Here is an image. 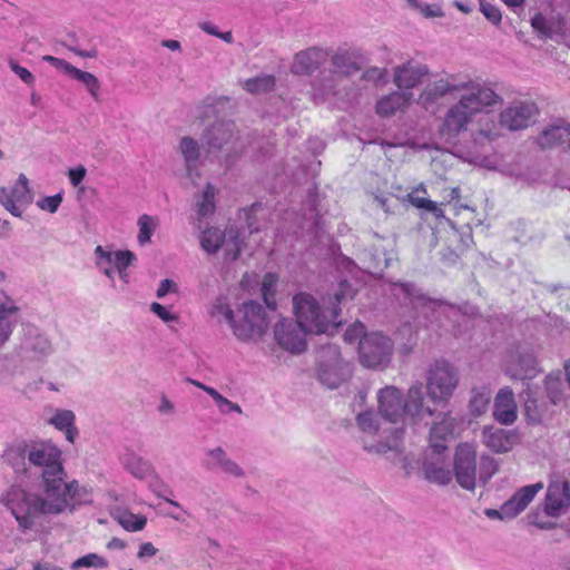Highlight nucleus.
<instances>
[{
    "label": "nucleus",
    "mask_w": 570,
    "mask_h": 570,
    "mask_svg": "<svg viewBox=\"0 0 570 570\" xmlns=\"http://www.w3.org/2000/svg\"><path fill=\"white\" fill-rule=\"evenodd\" d=\"M448 95L456 97L440 128L441 137L449 144H455L459 135L487 108L502 102L501 96L483 82L468 76L444 75L426 85L417 104L425 110H433L438 101Z\"/></svg>",
    "instance_id": "1"
},
{
    "label": "nucleus",
    "mask_w": 570,
    "mask_h": 570,
    "mask_svg": "<svg viewBox=\"0 0 570 570\" xmlns=\"http://www.w3.org/2000/svg\"><path fill=\"white\" fill-rule=\"evenodd\" d=\"M91 502L90 491L77 481L66 483L56 480L47 489L46 495L33 493L18 485L10 487L0 495V503L6 507L18 523L22 533L39 534L46 530L43 520L57 515L75 505Z\"/></svg>",
    "instance_id": "2"
},
{
    "label": "nucleus",
    "mask_w": 570,
    "mask_h": 570,
    "mask_svg": "<svg viewBox=\"0 0 570 570\" xmlns=\"http://www.w3.org/2000/svg\"><path fill=\"white\" fill-rule=\"evenodd\" d=\"M539 110L534 102L514 101L500 114V122L485 117L479 119V129L473 135V146L466 149H458L459 157L468 163L479 165L488 169H495V160L485 155L487 145L500 136V126L511 131L528 128L535 121Z\"/></svg>",
    "instance_id": "3"
},
{
    "label": "nucleus",
    "mask_w": 570,
    "mask_h": 570,
    "mask_svg": "<svg viewBox=\"0 0 570 570\" xmlns=\"http://www.w3.org/2000/svg\"><path fill=\"white\" fill-rule=\"evenodd\" d=\"M347 297H352V288L348 282L343 279L334 291L333 297L324 299L326 307H322L311 294L298 293L293 297V311L299 324L311 334H333L341 324L340 304Z\"/></svg>",
    "instance_id": "4"
},
{
    "label": "nucleus",
    "mask_w": 570,
    "mask_h": 570,
    "mask_svg": "<svg viewBox=\"0 0 570 570\" xmlns=\"http://www.w3.org/2000/svg\"><path fill=\"white\" fill-rule=\"evenodd\" d=\"M391 291L402 305L412 307L419 325L428 327L436 323L438 327L451 331L454 335L460 333L456 323L464 318V314L459 307L430 298L410 283H395Z\"/></svg>",
    "instance_id": "5"
},
{
    "label": "nucleus",
    "mask_w": 570,
    "mask_h": 570,
    "mask_svg": "<svg viewBox=\"0 0 570 570\" xmlns=\"http://www.w3.org/2000/svg\"><path fill=\"white\" fill-rule=\"evenodd\" d=\"M377 407L381 416L390 423L411 421L420 424L426 416H433V411L424 405L422 383L413 384L406 400L401 390L395 386H385L377 392Z\"/></svg>",
    "instance_id": "6"
},
{
    "label": "nucleus",
    "mask_w": 570,
    "mask_h": 570,
    "mask_svg": "<svg viewBox=\"0 0 570 570\" xmlns=\"http://www.w3.org/2000/svg\"><path fill=\"white\" fill-rule=\"evenodd\" d=\"M356 425L363 433V449L372 454L400 458L403 453V428H384L373 410L357 414Z\"/></svg>",
    "instance_id": "7"
},
{
    "label": "nucleus",
    "mask_w": 570,
    "mask_h": 570,
    "mask_svg": "<svg viewBox=\"0 0 570 570\" xmlns=\"http://www.w3.org/2000/svg\"><path fill=\"white\" fill-rule=\"evenodd\" d=\"M333 71L331 76L323 81H314L312 85V98L316 104L320 102H332L338 107L340 89L337 86L346 87V76L356 71L358 68L355 62L352 61L347 53H336L332 57Z\"/></svg>",
    "instance_id": "8"
},
{
    "label": "nucleus",
    "mask_w": 570,
    "mask_h": 570,
    "mask_svg": "<svg viewBox=\"0 0 570 570\" xmlns=\"http://www.w3.org/2000/svg\"><path fill=\"white\" fill-rule=\"evenodd\" d=\"M28 461L42 469V488L33 491V493L46 495L47 489L50 488L51 483L56 480L61 481L65 476V471L61 462L60 449L50 443L41 442L29 446L28 449ZM32 492V490H30Z\"/></svg>",
    "instance_id": "9"
},
{
    "label": "nucleus",
    "mask_w": 570,
    "mask_h": 570,
    "mask_svg": "<svg viewBox=\"0 0 570 570\" xmlns=\"http://www.w3.org/2000/svg\"><path fill=\"white\" fill-rule=\"evenodd\" d=\"M268 327L264 307L248 301L238 306L232 325L234 335L243 342H258Z\"/></svg>",
    "instance_id": "10"
},
{
    "label": "nucleus",
    "mask_w": 570,
    "mask_h": 570,
    "mask_svg": "<svg viewBox=\"0 0 570 570\" xmlns=\"http://www.w3.org/2000/svg\"><path fill=\"white\" fill-rule=\"evenodd\" d=\"M460 381L456 367L445 360L435 361L426 373V390L430 400L445 404L453 396Z\"/></svg>",
    "instance_id": "11"
},
{
    "label": "nucleus",
    "mask_w": 570,
    "mask_h": 570,
    "mask_svg": "<svg viewBox=\"0 0 570 570\" xmlns=\"http://www.w3.org/2000/svg\"><path fill=\"white\" fill-rule=\"evenodd\" d=\"M393 353V342L380 332L365 334L360 341L361 363L370 368L385 366Z\"/></svg>",
    "instance_id": "12"
},
{
    "label": "nucleus",
    "mask_w": 570,
    "mask_h": 570,
    "mask_svg": "<svg viewBox=\"0 0 570 570\" xmlns=\"http://www.w3.org/2000/svg\"><path fill=\"white\" fill-rule=\"evenodd\" d=\"M452 476L458 484L468 491H473L478 480V452L473 443H460L454 453Z\"/></svg>",
    "instance_id": "13"
},
{
    "label": "nucleus",
    "mask_w": 570,
    "mask_h": 570,
    "mask_svg": "<svg viewBox=\"0 0 570 570\" xmlns=\"http://www.w3.org/2000/svg\"><path fill=\"white\" fill-rule=\"evenodd\" d=\"M273 333L277 345L291 354L305 352L307 347L306 335L311 334L305 331L297 320L291 317L279 318L274 325Z\"/></svg>",
    "instance_id": "14"
},
{
    "label": "nucleus",
    "mask_w": 570,
    "mask_h": 570,
    "mask_svg": "<svg viewBox=\"0 0 570 570\" xmlns=\"http://www.w3.org/2000/svg\"><path fill=\"white\" fill-rule=\"evenodd\" d=\"M200 246L208 254H215L223 248L228 259L235 261L240 253V237L237 229L230 227L224 233L218 228L204 230L200 237Z\"/></svg>",
    "instance_id": "15"
},
{
    "label": "nucleus",
    "mask_w": 570,
    "mask_h": 570,
    "mask_svg": "<svg viewBox=\"0 0 570 570\" xmlns=\"http://www.w3.org/2000/svg\"><path fill=\"white\" fill-rule=\"evenodd\" d=\"M503 368L514 380H530L540 372L537 358L524 348L509 352L504 357Z\"/></svg>",
    "instance_id": "16"
},
{
    "label": "nucleus",
    "mask_w": 570,
    "mask_h": 570,
    "mask_svg": "<svg viewBox=\"0 0 570 570\" xmlns=\"http://www.w3.org/2000/svg\"><path fill=\"white\" fill-rule=\"evenodd\" d=\"M28 178L21 174L11 188L0 187V204L13 216L21 217L23 208L32 203Z\"/></svg>",
    "instance_id": "17"
},
{
    "label": "nucleus",
    "mask_w": 570,
    "mask_h": 570,
    "mask_svg": "<svg viewBox=\"0 0 570 570\" xmlns=\"http://www.w3.org/2000/svg\"><path fill=\"white\" fill-rule=\"evenodd\" d=\"M202 462L207 470L220 472L228 478L244 479L246 476L244 468L233 460L223 446L206 449Z\"/></svg>",
    "instance_id": "18"
},
{
    "label": "nucleus",
    "mask_w": 570,
    "mask_h": 570,
    "mask_svg": "<svg viewBox=\"0 0 570 570\" xmlns=\"http://www.w3.org/2000/svg\"><path fill=\"white\" fill-rule=\"evenodd\" d=\"M326 353L332 363H321L318 376L321 382L330 389H335L351 376V366L344 362L336 347H327Z\"/></svg>",
    "instance_id": "19"
},
{
    "label": "nucleus",
    "mask_w": 570,
    "mask_h": 570,
    "mask_svg": "<svg viewBox=\"0 0 570 570\" xmlns=\"http://www.w3.org/2000/svg\"><path fill=\"white\" fill-rule=\"evenodd\" d=\"M236 137V126L232 121H217L205 129L202 141L208 154L228 148Z\"/></svg>",
    "instance_id": "20"
},
{
    "label": "nucleus",
    "mask_w": 570,
    "mask_h": 570,
    "mask_svg": "<svg viewBox=\"0 0 570 570\" xmlns=\"http://www.w3.org/2000/svg\"><path fill=\"white\" fill-rule=\"evenodd\" d=\"M535 142L542 149L558 148L569 153L570 122L560 119L547 125L537 136Z\"/></svg>",
    "instance_id": "21"
},
{
    "label": "nucleus",
    "mask_w": 570,
    "mask_h": 570,
    "mask_svg": "<svg viewBox=\"0 0 570 570\" xmlns=\"http://www.w3.org/2000/svg\"><path fill=\"white\" fill-rule=\"evenodd\" d=\"M20 351L24 360H41L51 354L52 344L39 328L27 326Z\"/></svg>",
    "instance_id": "22"
},
{
    "label": "nucleus",
    "mask_w": 570,
    "mask_h": 570,
    "mask_svg": "<svg viewBox=\"0 0 570 570\" xmlns=\"http://www.w3.org/2000/svg\"><path fill=\"white\" fill-rule=\"evenodd\" d=\"M570 507V484L564 480H552L546 494L544 511L550 517L561 515Z\"/></svg>",
    "instance_id": "23"
},
{
    "label": "nucleus",
    "mask_w": 570,
    "mask_h": 570,
    "mask_svg": "<svg viewBox=\"0 0 570 570\" xmlns=\"http://www.w3.org/2000/svg\"><path fill=\"white\" fill-rule=\"evenodd\" d=\"M482 442L495 453H507L520 442V436L515 430L485 426L482 430Z\"/></svg>",
    "instance_id": "24"
},
{
    "label": "nucleus",
    "mask_w": 570,
    "mask_h": 570,
    "mask_svg": "<svg viewBox=\"0 0 570 570\" xmlns=\"http://www.w3.org/2000/svg\"><path fill=\"white\" fill-rule=\"evenodd\" d=\"M543 489L542 482L525 485L518 490L511 499L502 504L503 513L508 519H513L521 513L534 497Z\"/></svg>",
    "instance_id": "25"
},
{
    "label": "nucleus",
    "mask_w": 570,
    "mask_h": 570,
    "mask_svg": "<svg viewBox=\"0 0 570 570\" xmlns=\"http://www.w3.org/2000/svg\"><path fill=\"white\" fill-rule=\"evenodd\" d=\"M494 419L504 425L513 424L517 420V403L510 387L499 390L493 405Z\"/></svg>",
    "instance_id": "26"
},
{
    "label": "nucleus",
    "mask_w": 570,
    "mask_h": 570,
    "mask_svg": "<svg viewBox=\"0 0 570 570\" xmlns=\"http://www.w3.org/2000/svg\"><path fill=\"white\" fill-rule=\"evenodd\" d=\"M425 478L433 483L446 485L452 481V471L448 468L444 452L439 454L431 450L430 455L425 459L423 464Z\"/></svg>",
    "instance_id": "27"
},
{
    "label": "nucleus",
    "mask_w": 570,
    "mask_h": 570,
    "mask_svg": "<svg viewBox=\"0 0 570 570\" xmlns=\"http://www.w3.org/2000/svg\"><path fill=\"white\" fill-rule=\"evenodd\" d=\"M456 421L449 413L435 422L430 431V450L439 454L446 450V442L454 435Z\"/></svg>",
    "instance_id": "28"
},
{
    "label": "nucleus",
    "mask_w": 570,
    "mask_h": 570,
    "mask_svg": "<svg viewBox=\"0 0 570 570\" xmlns=\"http://www.w3.org/2000/svg\"><path fill=\"white\" fill-rule=\"evenodd\" d=\"M429 73V69L423 63L407 61L394 70V83L399 88L411 89L417 86Z\"/></svg>",
    "instance_id": "29"
},
{
    "label": "nucleus",
    "mask_w": 570,
    "mask_h": 570,
    "mask_svg": "<svg viewBox=\"0 0 570 570\" xmlns=\"http://www.w3.org/2000/svg\"><path fill=\"white\" fill-rule=\"evenodd\" d=\"M327 53L321 48H308L296 53L292 72L295 75H308L316 70L326 60Z\"/></svg>",
    "instance_id": "30"
},
{
    "label": "nucleus",
    "mask_w": 570,
    "mask_h": 570,
    "mask_svg": "<svg viewBox=\"0 0 570 570\" xmlns=\"http://www.w3.org/2000/svg\"><path fill=\"white\" fill-rule=\"evenodd\" d=\"M47 423L56 430L65 434L69 443H75L79 435V430L76 425V414L71 410L55 409L51 415L47 419Z\"/></svg>",
    "instance_id": "31"
},
{
    "label": "nucleus",
    "mask_w": 570,
    "mask_h": 570,
    "mask_svg": "<svg viewBox=\"0 0 570 570\" xmlns=\"http://www.w3.org/2000/svg\"><path fill=\"white\" fill-rule=\"evenodd\" d=\"M179 153L184 158L188 178L191 180L199 178L200 147L198 141L188 136L183 137L179 141Z\"/></svg>",
    "instance_id": "32"
},
{
    "label": "nucleus",
    "mask_w": 570,
    "mask_h": 570,
    "mask_svg": "<svg viewBox=\"0 0 570 570\" xmlns=\"http://www.w3.org/2000/svg\"><path fill=\"white\" fill-rule=\"evenodd\" d=\"M413 95L409 91H395L382 97L376 104V114L381 117H391L396 111L404 110L412 101Z\"/></svg>",
    "instance_id": "33"
},
{
    "label": "nucleus",
    "mask_w": 570,
    "mask_h": 570,
    "mask_svg": "<svg viewBox=\"0 0 570 570\" xmlns=\"http://www.w3.org/2000/svg\"><path fill=\"white\" fill-rule=\"evenodd\" d=\"M18 309L12 299L0 301V347L10 338L13 332Z\"/></svg>",
    "instance_id": "34"
},
{
    "label": "nucleus",
    "mask_w": 570,
    "mask_h": 570,
    "mask_svg": "<svg viewBox=\"0 0 570 570\" xmlns=\"http://www.w3.org/2000/svg\"><path fill=\"white\" fill-rule=\"evenodd\" d=\"M124 468L136 479L146 480L154 474L151 463L135 452H127L121 458Z\"/></svg>",
    "instance_id": "35"
},
{
    "label": "nucleus",
    "mask_w": 570,
    "mask_h": 570,
    "mask_svg": "<svg viewBox=\"0 0 570 570\" xmlns=\"http://www.w3.org/2000/svg\"><path fill=\"white\" fill-rule=\"evenodd\" d=\"M191 383L197 386L198 389L206 392L215 402L218 412L223 415H227L230 413H237L243 414L242 407L237 404L225 397L223 394H220L216 389L205 385L202 382L198 381H191Z\"/></svg>",
    "instance_id": "36"
},
{
    "label": "nucleus",
    "mask_w": 570,
    "mask_h": 570,
    "mask_svg": "<svg viewBox=\"0 0 570 570\" xmlns=\"http://www.w3.org/2000/svg\"><path fill=\"white\" fill-rule=\"evenodd\" d=\"M94 254L97 268L104 273L111 281V283H114L115 262L117 258L116 250H112L110 247L98 245L95 248Z\"/></svg>",
    "instance_id": "37"
},
{
    "label": "nucleus",
    "mask_w": 570,
    "mask_h": 570,
    "mask_svg": "<svg viewBox=\"0 0 570 570\" xmlns=\"http://www.w3.org/2000/svg\"><path fill=\"white\" fill-rule=\"evenodd\" d=\"M532 28L543 37H552L554 33H564L563 19L548 20L542 13H535L531 19Z\"/></svg>",
    "instance_id": "38"
},
{
    "label": "nucleus",
    "mask_w": 570,
    "mask_h": 570,
    "mask_svg": "<svg viewBox=\"0 0 570 570\" xmlns=\"http://www.w3.org/2000/svg\"><path fill=\"white\" fill-rule=\"evenodd\" d=\"M215 195L216 189L214 185L208 183L205 189L203 190L202 195L196 200L195 207L198 219L206 218L215 212Z\"/></svg>",
    "instance_id": "39"
},
{
    "label": "nucleus",
    "mask_w": 570,
    "mask_h": 570,
    "mask_svg": "<svg viewBox=\"0 0 570 570\" xmlns=\"http://www.w3.org/2000/svg\"><path fill=\"white\" fill-rule=\"evenodd\" d=\"M159 220L155 216H150L147 214L141 215L138 218V235L137 242L139 245L144 246L151 242V237L158 228Z\"/></svg>",
    "instance_id": "40"
},
{
    "label": "nucleus",
    "mask_w": 570,
    "mask_h": 570,
    "mask_svg": "<svg viewBox=\"0 0 570 570\" xmlns=\"http://www.w3.org/2000/svg\"><path fill=\"white\" fill-rule=\"evenodd\" d=\"M28 449L29 446L24 444L11 445L4 451L2 458L18 472L24 468L26 459H28Z\"/></svg>",
    "instance_id": "41"
},
{
    "label": "nucleus",
    "mask_w": 570,
    "mask_h": 570,
    "mask_svg": "<svg viewBox=\"0 0 570 570\" xmlns=\"http://www.w3.org/2000/svg\"><path fill=\"white\" fill-rule=\"evenodd\" d=\"M491 400V393L487 387L482 389H473L472 390V396L470 400V412L473 415H481L483 414L490 403Z\"/></svg>",
    "instance_id": "42"
},
{
    "label": "nucleus",
    "mask_w": 570,
    "mask_h": 570,
    "mask_svg": "<svg viewBox=\"0 0 570 570\" xmlns=\"http://www.w3.org/2000/svg\"><path fill=\"white\" fill-rule=\"evenodd\" d=\"M210 315L217 320V322H226L232 327L235 320L236 312H234L226 298L218 297L212 305Z\"/></svg>",
    "instance_id": "43"
},
{
    "label": "nucleus",
    "mask_w": 570,
    "mask_h": 570,
    "mask_svg": "<svg viewBox=\"0 0 570 570\" xmlns=\"http://www.w3.org/2000/svg\"><path fill=\"white\" fill-rule=\"evenodd\" d=\"M275 85L273 76L263 75L247 79L243 82V88L249 94H263L272 90Z\"/></svg>",
    "instance_id": "44"
},
{
    "label": "nucleus",
    "mask_w": 570,
    "mask_h": 570,
    "mask_svg": "<svg viewBox=\"0 0 570 570\" xmlns=\"http://www.w3.org/2000/svg\"><path fill=\"white\" fill-rule=\"evenodd\" d=\"M71 78L81 82L94 99H98L100 91V82L95 75L76 68L71 75Z\"/></svg>",
    "instance_id": "45"
},
{
    "label": "nucleus",
    "mask_w": 570,
    "mask_h": 570,
    "mask_svg": "<svg viewBox=\"0 0 570 570\" xmlns=\"http://www.w3.org/2000/svg\"><path fill=\"white\" fill-rule=\"evenodd\" d=\"M117 520L122 528L127 531H140L146 525V518L142 515L134 514L129 511H121L117 515Z\"/></svg>",
    "instance_id": "46"
},
{
    "label": "nucleus",
    "mask_w": 570,
    "mask_h": 570,
    "mask_svg": "<svg viewBox=\"0 0 570 570\" xmlns=\"http://www.w3.org/2000/svg\"><path fill=\"white\" fill-rule=\"evenodd\" d=\"M546 389L549 399L553 404H558L562 400V382L561 373L552 372L546 379Z\"/></svg>",
    "instance_id": "47"
},
{
    "label": "nucleus",
    "mask_w": 570,
    "mask_h": 570,
    "mask_svg": "<svg viewBox=\"0 0 570 570\" xmlns=\"http://www.w3.org/2000/svg\"><path fill=\"white\" fill-rule=\"evenodd\" d=\"M276 284H277V276L272 273H267L264 276L263 282H262V295H263L264 302L267 305V307H269L272 309L276 307V301L274 297Z\"/></svg>",
    "instance_id": "48"
},
{
    "label": "nucleus",
    "mask_w": 570,
    "mask_h": 570,
    "mask_svg": "<svg viewBox=\"0 0 570 570\" xmlns=\"http://www.w3.org/2000/svg\"><path fill=\"white\" fill-rule=\"evenodd\" d=\"M108 561L98 556L97 553H88L83 557L78 558L71 564V570H78L80 568H106Z\"/></svg>",
    "instance_id": "49"
},
{
    "label": "nucleus",
    "mask_w": 570,
    "mask_h": 570,
    "mask_svg": "<svg viewBox=\"0 0 570 570\" xmlns=\"http://www.w3.org/2000/svg\"><path fill=\"white\" fill-rule=\"evenodd\" d=\"M498 471L497 461L490 455H481L480 458V466L478 470L479 480L485 484Z\"/></svg>",
    "instance_id": "50"
},
{
    "label": "nucleus",
    "mask_w": 570,
    "mask_h": 570,
    "mask_svg": "<svg viewBox=\"0 0 570 570\" xmlns=\"http://www.w3.org/2000/svg\"><path fill=\"white\" fill-rule=\"evenodd\" d=\"M524 394L525 415L530 421L539 422L541 420V412L539 410L538 400L532 395V392L529 389Z\"/></svg>",
    "instance_id": "51"
},
{
    "label": "nucleus",
    "mask_w": 570,
    "mask_h": 570,
    "mask_svg": "<svg viewBox=\"0 0 570 570\" xmlns=\"http://www.w3.org/2000/svg\"><path fill=\"white\" fill-rule=\"evenodd\" d=\"M62 203V195L56 194L53 196H46L37 202V206L45 212L53 214L58 210Z\"/></svg>",
    "instance_id": "52"
},
{
    "label": "nucleus",
    "mask_w": 570,
    "mask_h": 570,
    "mask_svg": "<svg viewBox=\"0 0 570 570\" xmlns=\"http://www.w3.org/2000/svg\"><path fill=\"white\" fill-rule=\"evenodd\" d=\"M480 10L484 17L493 24H499L501 22L502 14L497 6L481 0Z\"/></svg>",
    "instance_id": "53"
},
{
    "label": "nucleus",
    "mask_w": 570,
    "mask_h": 570,
    "mask_svg": "<svg viewBox=\"0 0 570 570\" xmlns=\"http://www.w3.org/2000/svg\"><path fill=\"white\" fill-rule=\"evenodd\" d=\"M311 204V210H309V217L303 218V228H307L308 230H312L315 235L318 234V230L321 229L320 222L315 220L316 213H315V195H309L308 199Z\"/></svg>",
    "instance_id": "54"
},
{
    "label": "nucleus",
    "mask_w": 570,
    "mask_h": 570,
    "mask_svg": "<svg viewBox=\"0 0 570 570\" xmlns=\"http://www.w3.org/2000/svg\"><path fill=\"white\" fill-rule=\"evenodd\" d=\"M150 311L155 315H157V317H159L164 323H171L178 321V316L176 314L171 313L167 307L157 302L150 304Z\"/></svg>",
    "instance_id": "55"
},
{
    "label": "nucleus",
    "mask_w": 570,
    "mask_h": 570,
    "mask_svg": "<svg viewBox=\"0 0 570 570\" xmlns=\"http://www.w3.org/2000/svg\"><path fill=\"white\" fill-rule=\"evenodd\" d=\"M365 334L364 325L360 322H356L348 326L344 332V341L351 344L355 343L356 341L360 342Z\"/></svg>",
    "instance_id": "56"
},
{
    "label": "nucleus",
    "mask_w": 570,
    "mask_h": 570,
    "mask_svg": "<svg viewBox=\"0 0 570 570\" xmlns=\"http://www.w3.org/2000/svg\"><path fill=\"white\" fill-rule=\"evenodd\" d=\"M115 272L117 269H127L136 259V256L130 250H116Z\"/></svg>",
    "instance_id": "57"
},
{
    "label": "nucleus",
    "mask_w": 570,
    "mask_h": 570,
    "mask_svg": "<svg viewBox=\"0 0 570 570\" xmlns=\"http://www.w3.org/2000/svg\"><path fill=\"white\" fill-rule=\"evenodd\" d=\"M42 59L45 61L49 62L50 65H52L58 70L65 72L69 77H71L72 72L77 68V67L72 66L71 63H69L68 61L57 58V57H53V56H43Z\"/></svg>",
    "instance_id": "58"
},
{
    "label": "nucleus",
    "mask_w": 570,
    "mask_h": 570,
    "mask_svg": "<svg viewBox=\"0 0 570 570\" xmlns=\"http://www.w3.org/2000/svg\"><path fill=\"white\" fill-rule=\"evenodd\" d=\"M10 69L27 85L35 82L33 75L24 67L17 63L14 60L9 61Z\"/></svg>",
    "instance_id": "59"
},
{
    "label": "nucleus",
    "mask_w": 570,
    "mask_h": 570,
    "mask_svg": "<svg viewBox=\"0 0 570 570\" xmlns=\"http://www.w3.org/2000/svg\"><path fill=\"white\" fill-rule=\"evenodd\" d=\"M157 411L160 415L173 416L176 414V406L174 402L167 397V395L161 394L157 405Z\"/></svg>",
    "instance_id": "60"
},
{
    "label": "nucleus",
    "mask_w": 570,
    "mask_h": 570,
    "mask_svg": "<svg viewBox=\"0 0 570 570\" xmlns=\"http://www.w3.org/2000/svg\"><path fill=\"white\" fill-rule=\"evenodd\" d=\"M87 169L83 166H77L68 171L70 184L77 187L86 177Z\"/></svg>",
    "instance_id": "61"
},
{
    "label": "nucleus",
    "mask_w": 570,
    "mask_h": 570,
    "mask_svg": "<svg viewBox=\"0 0 570 570\" xmlns=\"http://www.w3.org/2000/svg\"><path fill=\"white\" fill-rule=\"evenodd\" d=\"M170 292H174L176 293L177 292V285L175 282L168 279V278H165L160 282L158 288H157V292H156V295L158 298H163L165 297L168 293Z\"/></svg>",
    "instance_id": "62"
},
{
    "label": "nucleus",
    "mask_w": 570,
    "mask_h": 570,
    "mask_svg": "<svg viewBox=\"0 0 570 570\" xmlns=\"http://www.w3.org/2000/svg\"><path fill=\"white\" fill-rule=\"evenodd\" d=\"M156 553H157V549L155 548V546L150 542H145L140 546L137 556L139 559H145V558L154 557V556H156Z\"/></svg>",
    "instance_id": "63"
},
{
    "label": "nucleus",
    "mask_w": 570,
    "mask_h": 570,
    "mask_svg": "<svg viewBox=\"0 0 570 570\" xmlns=\"http://www.w3.org/2000/svg\"><path fill=\"white\" fill-rule=\"evenodd\" d=\"M421 12L426 18H434V17H442L443 16V11H442V9L439 6L425 4L424 7H421Z\"/></svg>",
    "instance_id": "64"
}]
</instances>
